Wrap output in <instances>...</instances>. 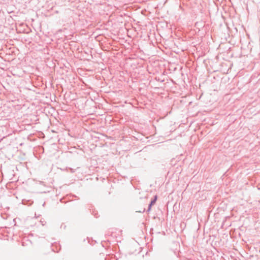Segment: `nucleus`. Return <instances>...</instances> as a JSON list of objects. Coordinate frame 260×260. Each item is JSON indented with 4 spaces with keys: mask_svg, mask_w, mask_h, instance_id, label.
<instances>
[{
    "mask_svg": "<svg viewBox=\"0 0 260 260\" xmlns=\"http://www.w3.org/2000/svg\"><path fill=\"white\" fill-rule=\"evenodd\" d=\"M156 200H157V196H155L154 197V199L151 201L149 205L148 211H150L152 205H153L155 203Z\"/></svg>",
    "mask_w": 260,
    "mask_h": 260,
    "instance_id": "f257e3e1",
    "label": "nucleus"
}]
</instances>
